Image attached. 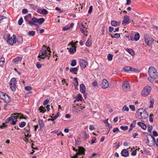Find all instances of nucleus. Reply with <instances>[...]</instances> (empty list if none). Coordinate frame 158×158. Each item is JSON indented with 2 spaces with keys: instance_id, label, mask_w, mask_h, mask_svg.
Here are the masks:
<instances>
[{
  "instance_id": "nucleus-1",
  "label": "nucleus",
  "mask_w": 158,
  "mask_h": 158,
  "mask_svg": "<svg viewBox=\"0 0 158 158\" xmlns=\"http://www.w3.org/2000/svg\"><path fill=\"white\" fill-rule=\"evenodd\" d=\"M148 72L150 76L148 80L151 82L153 83L154 80L158 77V73L155 67L152 66L149 67Z\"/></svg>"
},
{
  "instance_id": "nucleus-2",
  "label": "nucleus",
  "mask_w": 158,
  "mask_h": 158,
  "mask_svg": "<svg viewBox=\"0 0 158 158\" xmlns=\"http://www.w3.org/2000/svg\"><path fill=\"white\" fill-rule=\"evenodd\" d=\"M11 122L10 124L12 125H15L16 124L17 122V119L18 118L20 119H26V118L23 116V114L21 113H14L11 114V116L9 117Z\"/></svg>"
},
{
  "instance_id": "nucleus-3",
  "label": "nucleus",
  "mask_w": 158,
  "mask_h": 158,
  "mask_svg": "<svg viewBox=\"0 0 158 158\" xmlns=\"http://www.w3.org/2000/svg\"><path fill=\"white\" fill-rule=\"evenodd\" d=\"M3 38L6 41L7 43L11 46L13 45L14 43L16 42V35L13 34L12 37L10 36L9 34H6L4 35Z\"/></svg>"
},
{
  "instance_id": "nucleus-4",
  "label": "nucleus",
  "mask_w": 158,
  "mask_h": 158,
  "mask_svg": "<svg viewBox=\"0 0 158 158\" xmlns=\"http://www.w3.org/2000/svg\"><path fill=\"white\" fill-rule=\"evenodd\" d=\"M135 115L138 118L145 119L148 117V113L145 109L139 108L136 111Z\"/></svg>"
},
{
  "instance_id": "nucleus-5",
  "label": "nucleus",
  "mask_w": 158,
  "mask_h": 158,
  "mask_svg": "<svg viewBox=\"0 0 158 158\" xmlns=\"http://www.w3.org/2000/svg\"><path fill=\"white\" fill-rule=\"evenodd\" d=\"M152 88L149 86H145L142 91L141 95L142 96L146 97L150 93Z\"/></svg>"
},
{
  "instance_id": "nucleus-6",
  "label": "nucleus",
  "mask_w": 158,
  "mask_h": 158,
  "mask_svg": "<svg viewBox=\"0 0 158 158\" xmlns=\"http://www.w3.org/2000/svg\"><path fill=\"white\" fill-rule=\"evenodd\" d=\"M47 50L45 48H42L39 52L38 56V58L40 59L39 60H40L41 59H44L46 56H47Z\"/></svg>"
},
{
  "instance_id": "nucleus-7",
  "label": "nucleus",
  "mask_w": 158,
  "mask_h": 158,
  "mask_svg": "<svg viewBox=\"0 0 158 158\" xmlns=\"http://www.w3.org/2000/svg\"><path fill=\"white\" fill-rule=\"evenodd\" d=\"M17 81V80L15 77L12 78L10 80V88L13 92H15L16 90V86Z\"/></svg>"
},
{
  "instance_id": "nucleus-8",
  "label": "nucleus",
  "mask_w": 158,
  "mask_h": 158,
  "mask_svg": "<svg viewBox=\"0 0 158 158\" xmlns=\"http://www.w3.org/2000/svg\"><path fill=\"white\" fill-rule=\"evenodd\" d=\"M123 89L125 91H127L130 90V87L129 82L125 81L123 82L122 84Z\"/></svg>"
},
{
  "instance_id": "nucleus-9",
  "label": "nucleus",
  "mask_w": 158,
  "mask_h": 158,
  "mask_svg": "<svg viewBox=\"0 0 158 158\" xmlns=\"http://www.w3.org/2000/svg\"><path fill=\"white\" fill-rule=\"evenodd\" d=\"M144 37L146 44L149 46H151L153 43L152 39L148 37L147 35H145Z\"/></svg>"
},
{
  "instance_id": "nucleus-10",
  "label": "nucleus",
  "mask_w": 158,
  "mask_h": 158,
  "mask_svg": "<svg viewBox=\"0 0 158 158\" xmlns=\"http://www.w3.org/2000/svg\"><path fill=\"white\" fill-rule=\"evenodd\" d=\"M78 150V152H77L74 155L80 156L81 155L85 154V150L84 148L82 147H79Z\"/></svg>"
},
{
  "instance_id": "nucleus-11",
  "label": "nucleus",
  "mask_w": 158,
  "mask_h": 158,
  "mask_svg": "<svg viewBox=\"0 0 158 158\" xmlns=\"http://www.w3.org/2000/svg\"><path fill=\"white\" fill-rule=\"evenodd\" d=\"M80 64L81 68L82 69H85L88 65V63L86 60L82 59L81 60V61L80 62Z\"/></svg>"
},
{
  "instance_id": "nucleus-12",
  "label": "nucleus",
  "mask_w": 158,
  "mask_h": 158,
  "mask_svg": "<svg viewBox=\"0 0 158 158\" xmlns=\"http://www.w3.org/2000/svg\"><path fill=\"white\" fill-rule=\"evenodd\" d=\"M101 86L102 88L106 89L109 86V82L106 80L104 79L102 81Z\"/></svg>"
},
{
  "instance_id": "nucleus-13",
  "label": "nucleus",
  "mask_w": 158,
  "mask_h": 158,
  "mask_svg": "<svg viewBox=\"0 0 158 158\" xmlns=\"http://www.w3.org/2000/svg\"><path fill=\"white\" fill-rule=\"evenodd\" d=\"M108 119H109L108 118H107V119H105V120H104L103 121V122L104 123L106 124L108 126V128H109V130H108L107 133L106 134V135L108 134L109 133L110 130L112 128V125L111 124H110V123H108Z\"/></svg>"
},
{
  "instance_id": "nucleus-14",
  "label": "nucleus",
  "mask_w": 158,
  "mask_h": 158,
  "mask_svg": "<svg viewBox=\"0 0 158 158\" xmlns=\"http://www.w3.org/2000/svg\"><path fill=\"white\" fill-rule=\"evenodd\" d=\"M121 154L123 156L127 157L129 155V152L128 150L126 149L122 150L121 152Z\"/></svg>"
},
{
  "instance_id": "nucleus-15",
  "label": "nucleus",
  "mask_w": 158,
  "mask_h": 158,
  "mask_svg": "<svg viewBox=\"0 0 158 158\" xmlns=\"http://www.w3.org/2000/svg\"><path fill=\"white\" fill-rule=\"evenodd\" d=\"M37 18L36 17H33L31 19V21L29 22V25L31 26H33L35 23H37Z\"/></svg>"
},
{
  "instance_id": "nucleus-16",
  "label": "nucleus",
  "mask_w": 158,
  "mask_h": 158,
  "mask_svg": "<svg viewBox=\"0 0 158 158\" xmlns=\"http://www.w3.org/2000/svg\"><path fill=\"white\" fill-rule=\"evenodd\" d=\"M31 18V14L30 13H29L24 17V19L26 22L29 24V22H30L29 20Z\"/></svg>"
},
{
  "instance_id": "nucleus-17",
  "label": "nucleus",
  "mask_w": 158,
  "mask_h": 158,
  "mask_svg": "<svg viewBox=\"0 0 158 158\" xmlns=\"http://www.w3.org/2000/svg\"><path fill=\"white\" fill-rule=\"evenodd\" d=\"M130 19L129 17L127 15H125L124 17L123 20V22L126 24H128L129 23Z\"/></svg>"
},
{
  "instance_id": "nucleus-18",
  "label": "nucleus",
  "mask_w": 158,
  "mask_h": 158,
  "mask_svg": "<svg viewBox=\"0 0 158 158\" xmlns=\"http://www.w3.org/2000/svg\"><path fill=\"white\" fill-rule=\"evenodd\" d=\"M80 90L82 94L85 93L86 88L85 86L83 84H80Z\"/></svg>"
},
{
  "instance_id": "nucleus-19",
  "label": "nucleus",
  "mask_w": 158,
  "mask_h": 158,
  "mask_svg": "<svg viewBox=\"0 0 158 158\" xmlns=\"http://www.w3.org/2000/svg\"><path fill=\"white\" fill-rule=\"evenodd\" d=\"M78 67L72 68L71 67L70 68L69 70L70 72L72 73H73L75 74H77V72L78 71Z\"/></svg>"
},
{
  "instance_id": "nucleus-20",
  "label": "nucleus",
  "mask_w": 158,
  "mask_h": 158,
  "mask_svg": "<svg viewBox=\"0 0 158 158\" xmlns=\"http://www.w3.org/2000/svg\"><path fill=\"white\" fill-rule=\"evenodd\" d=\"M138 125L143 130H146L147 128L146 125L144 123L141 122H138L137 123Z\"/></svg>"
},
{
  "instance_id": "nucleus-21",
  "label": "nucleus",
  "mask_w": 158,
  "mask_h": 158,
  "mask_svg": "<svg viewBox=\"0 0 158 158\" xmlns=\"http://www.w3.org/2000/svg\"><path fill=\"white\" fill-rule=\"evenodd\" d=\"M2 99L4 100L5 102L6 103H8L10 101V97L6 94Z\"/></svg>"
},
{
  "instance_id": "nucleus-22",
  "label": "nucleus",
  "mask_w": 158,
  "mask_h": 158,
  "mask_svg": "<svg viewBox=\"0 0 158 158\" xmlns=\"http://www.w3.org/2000/svg\"><path fill=\"white\" fill-rule=\"evenodd\" d=\"M59 114L60 113L59 112H58L55 116L53 117L51 116V117L52 118L51 119H49L48 120H51L52 121H54L59 116Z\"/></svg>"
},
{
  "instance_id": "nucleus-23",
  "label": "nucleus",
  "mask_w": 158,
  "mask_h": 158,
  "mask_svg": "<svg viewBox=\"0 0 158 158\" xmlns=\"http://www.w3.org/2000/svg\"><path fill=\"white\" fill-rule=\"evenodd\" d=\"M38 123L40 127V129L43 128L44 127V124L43 122V119L40 120L39 119Z\"/></svg>"
},
{
  "instance_id": "nucleus-24",
  "label": "nucleus",
  "mask_w": 158,
  "mask_h": 158,
  "mask_svg": "<svg viewBox=\"0 0 158 158\" xmlns=\"http://www.w3.org/2000/svg\"><path fill=\"white\" fill-rule=\"evenodd\" d=\"M37 23L40 25L42 24L45 21V19L43 18H37Z\"/></svg>"
},
{
  "instance_id": "nucleus-25",
  "label": "nucleus",
  "mask_w": 158,
  "mask_h": 158,
  "mask_svg": "<svg viewBox=\"0 0 158 158\" xmlns=\"http://www.w3.org/2000/svg\"><path fill=\"white\" fill-rule=\"evenodd\" d=\"M37 12L38 13H40L44 15H46L48 13V10L45 9H43L42 10L41 13L38 11V10H37Z\"/></svg>"
},
{
  "instance_id": "nucleus-26",
  "label": "nucleus",
  "mask_w": 158,
  "mask_h": 158,
  "mask_svg": "<svg viewBox=\"0 0 158 158\" xmlns=\"http://www.w3.org/2000/svg\"><path fill=\"white\" fill-rule=\"evenodd\" d=\"M150 108H152L153 107V105L154 103V99L152 98V96L150 97Z\"/></svg>"
},
{
  "instance_id": "nucleus-27",
  "label": "nucleus",
  "mask_w": 158,
  "mask_h": 158,
  "mask_svg": "<svg viewBox=\"0 0 158 158\" xmlns=\"http://www.w3.org/2000/svg\"><path fill=\"white\" fill-rule=\"evenodd\" d=\"M140 38V35L139 33H136L134 37V39L135 40L137 41L139 40Z\"/></svg>"
},
{
  "instance_id": "nucleus-28",
  "label": "nucleus",
  "mask_w": 158,
  "mask_h": 158,
  "mask_svg": "<svg viewBox=\"0 0 158 158\" xmlns=\"http://www.w3.org/2000/svg\"><path fill=\"white\" fill-rule=\"evenodd\" d=\"M39 110H40V112L44 113L46 111V110L43 106H41L39 107Z\"/></svg>"
},
{
  "instance_id": "nucleus-29",
  "label": "nucleus",
  "mask_w": 158,
  "mask_h": 158,
  "mask_svg": "<svg viewBox=\"0 0 158 158\" xmlns=\"http://www.w3.org/2000/svg\"><path fill=\"white\" fill-rule=\"evenodd\" d=\"M130 67L126 66L123 68V70L125 72L127 73H130Z\"/></svg>"
},
{
  "instance_id": "nucleus-30",
  "label": "nucleus",
  "mask_w": 158,
  "mask_h": 158,
  "mask_svg": "<svg viewBox=\"0 0 158 158\" xmlns=\"http://www.w3.org/2000/svg\"><path fill=\"white\" fill-rule=\"evenodd\" d=\"M82 97L81 95L80 94H78L77 96L76 100L78 101H82Z\"/></svg>"
},
{
  "instance_id": "nucleus-31",
  "label": "nucleus",
  "mask_w": 158,
  "mask_h": 158,
  "mask_svg": "<svg viewBox=\"0 0 158 158\" xmlns=\"http://www.w3.org/2000/svg\"><path fill=\"white\" fill-rule=\"evenodd\" d=\"M17 40V41L18 43H22L23 41V38L22 36H19L17 37V39H16Z\"/></svg>"
},
{
  "instance_id": "nucleus-32",
  "label": "nucleus",
  "mask_w": 158,
  "mask_h": 158,
  "mask_svg": "<svg viewBox=\"0 0 158 158\" xmlns=\"http://www.w3.org/2000/svg\"><path fill=\"white\" fill-rule=\"evenodd\" d=\"M126 50L131 56H133L134 55L135 53L132 49L127 48Z\"/></svg>"
},
{
  "instance_id": "nucleus-33",
  "label": "nucleus",
  "mask_w": 158,
  "mask_h": 158,
  "mask_svg": "<svg viewBox=\"0 0 158 158\" xmlns=\"http://www.w3.org/2000/svg\"><path fill=\"white\" fill-rule=\"evenodd\" d=\"M22 58L20 57H17L13 60V62L16 63L19 61H20L22 60Z\"/></svg>"
},
{
  "instance_id": "nucleus-34",
  "label": "nucleus",
  "mask_w": 158,
  "mask_h": 158,
  "mask_svg": "<svg viewBox=\"0 0 158 158\" xmlns=\"http://www.w3.org/2000/svg\"><path fill=\"white\" fill-rule=\"evenodd\" d=\"M6 94L5 93L0 91V98L2 99H3V98L5 97Z\"/></svg>"
},
{
  "instance_id": "nucleus-35",
  "label": "nucleus",
  "mask_w": 158,
  "mask_h": 158,
  "mask_svg": "<svg viewBox=\"0 0 158 158\" xmlns=\"http://www.w3.org/2000/svg\"><path fill=\"white\" fill-rule=\"evenodd\" d=\"M26 123L24 122H22L19 123V126L20 127L22 128L25 126Z\"/></svg>"
},
{
  "instance_id": "nucleus-36",
  "label": "nucleus",
  "mask_w": 158,
  "mask_h": 158,
  "mask_svg": "<svg viewBox=\"0 0 158 158\" xmlns=\"http://www.w3.org/2000/svg\"><path fill=\"white\" fill-rule=\"evenodd\" d=\"M77 64V61L75 59H73L71 61V65L72 66H74Z\"/></svg>"
},
{
  "instance_id": "nucleus-37",
  "label": "nucleus",
  "mask_w": 158,
  "mask_h": 158,
  "mask_svg": "<svg viewBox=\"0 0 158 158\" xmlns=\"http://www.w3.org/2000/svg\"><path fill=\"white\" fill-rule=\"evenodd\" d=\"M120 35L119 33H116L114 35H111V37L112 38H118L120 37Z\"/></svg>"
},
{
  "instance_id": "nucleus-38",
  "label": "nucleus",
  "mask_w": 158,
  "mask_h": 158,
  "mask_svg": "<svg viewBox=\"0 0 158 158\" xmlns=\"http://www.w3.org/2000/svg\"><path fill=\"white\" fill-rule=\"evenodd\" d=\"M130 73L131 72H133L135 73H137L138 72V69H135L131 67H130Z\"/></svg>"
},
{
  "instance_id": "nucleus-39",
  "label": "nucleus",
  "mask_w": 158,
  "mask_h": 158,
  "mask_svg": "<svg viewBox=\"0 0 158 158\" xmlns=\"http://www.w3.org/2000/svg\"><path fill=\"white\" fill-rule=\"evenodd\" d=\"M152 143H151L150 145L154 146L156 143V139L153 136H152Z\"/></svg>"
},
{
  "instance_id": "nucleus-40",
  "label": "nucleus",
  "mask_w": 158,
  "mask_h": 158,
  "mask_svg": "<svg viewBox=\"0 0 158 158\" xmlns=\"http://www.w3.org/2000/svg\"><path fill=\"white\" fill-rule=\"evenodd\" d=\"M35 34V32L34 31H29L28 33V34L29 36H34Z\"/></svg>"
},
{
  "instance_id": "nucleus-41",
  "label": "nucleus",
  "mask_w": 158,
  "mask_h": 158,
  "mask_svg": "<svg viewBox=\"0 0 158 158\" xmlns=\"http://www.w3.org/2000/svg\"><path fill=\"white\" fill-rule=\"evenodd\" d=\"M140 152L142 153H145L148 155H149L150 154V152L149 151H148L145 149H144L143 152L142 150H141Z\"/></svg>"
},
{
  "instance_id": "nucleus-42",
  "label": "nucleus",
  "mask_w": 158,
  "mask_h": 158,
  "mask_svg": "<svg viewBox=\"0 0 158 158\" xmlns=\"http://www.w3.org/2000/svg\"><path fill=\"white\" fill-rule=\"evenodd\" d=\"M92 44V43L89 40H88L85 43V45L87 47H89Z\"/></svg>"
},
{
  "instance_id": "nucleus-43",
  "label": "nucleus",
  "mask_w": 158,
  "mask_h": 158,
  "mask_svg": "<svg viewBox=\"0 0 158 158\" xmlns=\"http://www.w3.org/2000/svg\"><path fill=\"white\" fill-rule=\"evenodd\" d=\"M74 51H76V49L75 48V50L73 48H70L69 50V52L70 54H73L74 53Z\"/></svg>"
},
{
  "instance_id": "nucleus-44",
  "label": "nucleus",
  "mask_w": 158,
  "mask_h": 158,
  "mask_svg": "<svg viewBox=\"0 0 158 158\" xmlns=\"http://www.w3.org/2000/svg\"><path fill=\"white\" fill-rule=\"evenodd\" d=\"M113 55L109 54L107 55V59L109 60H111L112 59Z\"/></svg>"
},
{
  "instance_id": "nucleus-45",
  "label": "nucleus",
  "mask_w": 158,
  "mask_h": 158,
  "mask_svg": "<svg viewBox=\"0 0 158 158\" xmlns=\"http://www.w3.org/2000/svg\"><path fill=\"white\" fill-rule=\"evenodd\" d=\"M122 110H123V111H128L129 110V109L126 105H125L122 108Z\"/></svg>"
},
{
  "instance_id": "nucleus-46",
  "label": "nucleus",
  "mask_w": 158,
  "mask_h": 158,
  "mask_svg": "<svg viewBox=\"0 0 158 158\" xmlns=\"http://www.w3.org/2000/svg\"><path fill=\"white\" fill-rule=\"evenodd\" d=\"M74 81H75V82L74 83V85H76V86H78V83L77 80V77L74 78Z\"/></svg>"
},
{
  "instance_id": "nucleus-47",
  "label": "nucleus",
  "mask_w": 158,
  "mask_h": 158,
  "mask_svg": "<svg viewBox=\"0 0 158 158\" xmlns=\"http://www.w3.org/2000/svg\"><path fill=\"white\" fill-rule=\"evenodd\" d=\"M23 22V19L22 17H21L18 20V24L19 25H21L22 24Z\"/></svg>"
},
{
  "instance_id": "nucleus-48",
  "label": "nucleus",
  "mask_w": 158,
  "mask_h": 158,
  "mask_svg": "<svg viewBox=\"0 0 158 158\" xmlns=\"http://www.w3.org/2000/svg\"><path fill=\"white\" fill-rule=\"evenodd\" d=\"M111 25L114 27L116 26L117 25V23L116 21H112L111 22Z\"/></svg>"
},
{
  "instance_id": "nucleus-49",
  "label": "nucleus",
  "mask_w": 158,
  "mask_h": 158,
  "mask_svg": "<svg viewBox=\"0 0 158 158\" xmlns=\"http://www.w3.org/2000/svg\"><path fill=\"white\" fill-rule=\"evenodd\" d=\"M5 62V59L3 57H2L0 58V66L3 64Z\"/></svg>"
},
{
  "instance_id": "nucleus-50",
  "label": "nucleus",
  "mask_w": 158,
  "mask_h": 158,
  "mask_svg": "<svg viewBox=\"0 0 158 158\" xmlns=\"http://www.w3.org/2000/svg\"><path fill=\"white\" fill-rule=\"evenodd\" d=\"M120 128L122 130L124 131H126L128 129V127L127 126H125L124 127L122 126L120 127Z\"/></svg>"
},
{
  "instance_id": "nucleus-51",
  "label": "nucleus",
  "mask_w": 158,
  "mask_h": 158,
  "mask_svg": "<svg viewBox=\"0 0 158 158\" xmlns=\"http://www.w3.org/2000/svg\"><path fill=\"white\" fill-rule=\"evenodd\" d=\"M152 126H151L149 124L148 126V132H150L152 130Z\"/></svg>"
},
{
  "instance_id": "nucleus-52",
  "label": "nucleus",
  "mask_w": 158,
  "mask_h": 158,
  "mask_svg": "<svg viewBox=\"0 0 158 158\" xmlns=\"http://www.w3.org/2000/svg\"><path fill=\"white\" fill-rule=\"evenodd\" d=\"M25 89L27 91H30L32 89V87L29 86H26L25 87Z\"/></svg>"
},
{
  "instance_id": "nucleus-53",
  "label": "nucleus",
  "mask_w": 158,
  "mask_h": 158,
  "mask_svg": "<svg viewBox=\"0 0 158 158\" xmlns=\"http://www.w3.org/2000/svg\"><path fill=\"white\" fill-rule=\"evenodd\" d=\"M32 93V92H29L28 93H27L25 95V97L26 98H28L29 97Z\"/></svg>"
},
{
  "instance_id": "nucleus-54",
  "label": "nucleus",
  "mask_w": 158,
  "mask_h": 158,
  "mask_svg": "<svg viewBox=\"0 0 158 158\" xmlns=\"http://www.w3.org/2000/svg\"><path fill=\"white\" fill-rule=\"evenodd\" d=\"M7 125L5 124V123H3L2 124V125L0 126V128L1 129H3L5 128H6L7 127Z\"/></svg>"
},
{
  "instance_id": "nucleus-55",
  "label": "nucleus",
  "mask_w": 158,
  "mask_h": 158,
  "mask_svg": "<svg viewBox=\"0 0 158 158\" xmlns=\"http://www.w3.org/2000/svg\"><path fill=\"white\" fill-rule=\"evenodd\" d=\"M98 82L95 81L92 83V85L94 87H96L98 86Z\"/></svg>"
},
{
  "instance_id": "nucleus-56",
  "label": "nucleus",
  "mask_w": 158,
  "mask_h": 158,
  "mask_svg": "<svg viewBox=\"0 0 158 158\" xmlns=\"http://www.w3.org/2000/svg\"><path fill=\"white\" fill-rule=\"evenodd\" d=\"M28 10L27 9H23L22 10V13L23 14H25L27 13Z\"/></svg>"
},
{
  "instance_id": "nucleus-57",
  "label": "nucleus",
  "mask_w": 158,
  "mask_h": 158,
  "mask_svg": "<svg viewBox=\"0 0 158 158\" xmlns=\"http://www.w3.org/2000/svg\"><path fill=\"white\" fill-rule=\"evenodd\" d=\"M130 108L132 111H135V107L134 105H130L129 106Z\"/></svg>"
},
{
  "instance_id": "nucleus-58",
  "label": "nucleus",
  "mask_w": 158,
  "mask_h": 158,
  "mask_svg": "<svg viewBox=\"0 0 158 158\" xmlns=\"http://www.w3.org/2000/svg\"><path fill=\"white\" fill-rule=\"evenodd\" d=\"M86 29L84 30L81 29V32L83 33L84 35L85 36H86L87 35V31H86Z\"/></svg>"
},
{
  "instance_id": "nucleus-59",
  "label": "nucleus",
  "mask_w": 158,
  "mask_h": 158,
  "mask_svg": "<svg viewBox=\"0 0 158 158\" xmlns=\"http://www.w3.org/2000/svg\"><path fill=\"white\" fill-rule=\"evenodd\" d=\"M80 29L81 30V29H82L84 30H85L87 29L86 27L84 26V24H83L82 23H81V25L80 27Z\"/></svg>"
},
{
  "instance_id": "nucleus-60",
  "label": "nucleus",
  "mask_w": 158,
  "mask_h": 158,
  "mask_svg": "<svg viewBox=\"0 0 158 158\" xmlns=\"http://www.w3.org/2000/svg\"><path fill=\"white\" fill-rule=\"evenodd\" d=\"M49 102V100L48 99H46L43 102V105L44 106H45L48 104Z\"/></svg>"
},
{
  "instance_id": "nucleus-61",
  "label": "nucleus",
  "mask_w": 158,
  "mask_h": 158,
  "mask_svg": "<svg viewBox=\"0 0 158 158\" xmlns=\"http://www.w3.org/2000/svg\"><path fill=\"white\" fill-rule=\"evenodd\" d=\"M93 10V6H90L89 9L88 11V13L89 14H90L91 13Z\"/></svg>"
},
{
  "instance_id": "nucleus-62",
  "label": "nucleus",
  "mask_w": 158,
  "mask_h": 158,
  "mask_svg": "<svg viewBox=\"0 0 158 158\" xmlns=\"http://www.w3.org/2000/svg\"><path fill=\"white\" fill-rule=\"evenodd\" d=\"M119 131V129L117 127H116L114 128L113 130V131L114 133H115L116 132H118Z\"/></svg>"
},
{
  "instance_id": "nucleus-63",
  "label": "nucleus",
  "mask_w": 158,
  "mask_h": 158,
  "mask_svg": "<svg viewBox=\"0 0 158 158\" xmlns=\"http://www.w3.org/2000/svg\"><path fill=\"white\" fill-rule=\"evenodd\" d=\"M135 121H134L130 125V127H135Z\"/></svg>"
},
{
  "instance_id": "nucleus-64",
  "label": "nucleus",
  "mask_w": 158,
  "mask_h": 158,
  "mask_svg": "<svg viewBox=\"0 0 158 158\" xmlns=\"http://www.w3.org/2000/svg\"><path fill=\"white\" fill-rule=\"evenodd\" d=\"M71 158H83V157H80L79 156H77L76 155H74L73 156H72L71 157Z\"/></svg>"
}]
</instances>
